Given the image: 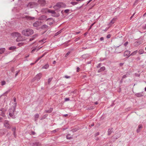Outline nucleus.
<instances>
[{
	"instance_id": "f257e3e1",
	"label": "nucleus",
	"mask_w": 146,
	"mask_h": 146,
	"mask_svg": "<svg viewBox=\"0 0 146 146\" xmlns=\"http://www.w3.org/2000/svg\"><path fill=\"white\" fill-rule=\"evenodd\" d=\"M21 33L24 36H28L33 35L34 33V31L31 29L28 28L23 30Z\"/></svg>"
},
{
	"instance_id": "f03ea898",
	"label": "nucleus",
	"mask_w": 146,
	"mask_h": 146,
	"mask_svg": "<svg viewBox=\"0 0 146 146\" xmlns=\"http://www.w3.org/2000/svg\"><path fill=\"white\" fill-rule=\"evenodd\" d=\"M66 5V4L63 2H59L57 3L56 5H54L53 7L54 9H57L61 7L65 8Z\"/></svg>"
},
{
	"instance_id": "7ed1b4c3",
	"label": "nucleus",
	"mask_w": 146,
	"mask_h": 146,
	"mask_svg": "<svg viewBox=\"0 0 146 146\" xmlns=\"http://www.w3.org/2000/svg\"><path fill=\"white\" fill-rule=\"evenodd\" d=\"M15 110V106L12 107L9 109V115L12 118H15V117L14 113Z\"/></svg>"
},
{
	"instance_id": "20e7f679",
	"label": "nucleus",
	"mask_w": 146,
	"mask_h": 146,
	"mask_svg": "<svg viewBox=\"0 0 146 146\" xmlns=\"http://www.w3.org/2000/svg\"><path fill=\"white\" fill-rule=\"evenodd\" d=\"M37 5V3L34 2H30L27 5V7L28 8H32Z\"/></svg>"
},
{
	"instance_id": "39448f33",
	"label": "nucleus",
	"mask_w": 146,
	"mask_h": 146,
	"mask_svg": "<svg viewBox=\"0 0 146 146\" xmlns=\"http://www.w3.org/2000/svg\"><path fill=\"white\" fill-rule=\"evenodd\" d=\"M42 76V74L41 73H39L37 74L33 79V81L35 80H37V81H39Z\"/></svg>"
},
{
	"instance_id": "423d86ee",
	"label": "nucleus",
	"mask_w": 146,
	"mask_h": 146,
	"mask_svg": "<svg viewBox=\"0 0 146 146\" xmlns=\"http://www.w3.org/2000/svg\"><path fill=\"white\" fill-rule=\"evenodd\" d=\"M131 51L129 50H126L124 52L123 56L125 57H126L127 58H128L131 56Z\"/></svg>"
},
{
	"instance_id": "0eeeda50",
	"label": "nucleus",
	"mask_w": 146,
	"mask_h": 146,
	"mask_svg": "<svg viewBox=\"0 0 146 146\" xmlns=\"http://www.w3.org/2000/svg\"><path fill=\"white\" fill-rule=\"evenodd\" d=\"M4 125L5 127L7 129H10L11 128V126L9 123V121L7 120L5 121Z\"/></svg>"
},
{
	"instance_id": "6e6552de",
	"label": "nucleus",
	"mask_w": 146,
	"mask_h": 146,
	"mask_svg": "<svg viewBox=\"0 0 146 146\" xmlns=\"http://www.w3.org/2000/svg\"><path fill=\"white\" fill-rule=\"evenodd\" d=\"M38 2L39 4L42 6H44L46 4L45 0H38Z\"/></svg>"
},
{
	"instance_id": "1a4fd4ad",
	"label": "nucleus",
	"mask_w": 146,
	"mask_h": 146,
	"mask_svg": "<svg viewBox=\"0 0 146 146\" xmlns=\"http://www.w3.org/2000/svg\"><path fill=\"white\" fill-rule=\"evenodd\" d=\"M41 25V23L38 21H36L33 24V26L35 27H37L40 26Z\"/></svg>"
},
{
	"instance_id": "9d476101",
	"label": "nucleus",
	"mask_w": 146,
	"mask_h": 146,
	"mask_svg": "<svg viewBox=\"0 0 146 146\" xmlns=\"http://www.w3.org/2000/svg\"><path fill=\"white\" fill-rule=\"evenodd\" d=\"M24 40L22 38V37L21 36V35L19 36H18V37L16 40V41L17 42H18L21 41H23Z\"/></svg>"
},
{
	"instance_id": "9b49d317",
	"label": "nucleus",
	"mask_w": 146,
	"mask_h": 146,
	"mask_svg": "<svg viewBox=\"0 0 146 146\" xmlns=\"http://www.w3.org/2000/svg\"><path fill=\"white\" fill-rule=\"evenodd\" d=\"M48 9L47 8H43L41 10V12L42 14H45L48 12Z\"/></svg>"
},
{
	"instance_id": "f8f14e48",
	"label": "nucleus",
	"mask_w": 146,
	"mask_h": 146,
	"mask_svg": "<svg viewBox=\"0 0 146 146\" xmlns=\"http://www.w3.org/2000/svg\"><path fill=\"white\" fill-rule=\"evenodd\" d=\"M20 35L21 34L18 32H15L12 34L13 36L15 37H17V38L18 36H20Z\"/></svg>"
},
{
	"instance_id": "ddd939ff",
	"label": "nucleus",
	"mask_w": 146,
	"mask_h": 146,
	"mask_svg": "<svg viewBox=\"0 0 146 146\" xmlns=\"http://www.w3.org/2000/svg\"><path fill=\"white\" fill-rule=\"evenodd\" d=\"M47 18V17L45 15L41 16L39 17V19L40 20H43L46 19Z\"/></svg>"
},
{
	"instance_id": "4468645a",
	"label": "nucleus",
	"mask_w": 146,
	"mask_h": 146,
	"mask_svg": "<svg viewBox=\"0 0 146 146\" xmlns=\"http://www.w3.org/2000/svg\"><path fill=\"white\" fill-rule=\"evenodd\" d=\"M37 34H35L32 36L30 38L29 41H31L34 40L37 36Z\"/></svg>"
},
{
	"instance_id": "2eb2a0df",
	"label": "nucleus",
	"mask_w": 146,
	"mask_h": 146,
	"mask_svg": "<svg viewBox=\"0 0 146 146\" xmlns=\"http://www.w3.org/2000/svg\"><path fill=\"white\" fill-rule=\"evenodd\" d=\"M116 20V19L114 18H113L112 20L111 21L110 23H109V25H111L112 24H113L114 23L115 21Z\"/></svg>"
},
{
	"instance_id": "dca6fc26",
	"label": "nucleus",
	"mask_w": 146,
	"mask_h": 146,
	"mask_svg": "<svg viewBox=\"0 0 146 146\" xmlns=\"http://www.w3.org/2000/svg\"><path fill=\"white\" fill-rule=\"evenodd\" d=\"M119 48H117L115 50V52L117 53H119L121 52L122 51H123V49L121 48V49H120L119 50Z\"/></svg>"
},
{
	"instance_id": "f3484780",
	"label": "nucleus",
	"mask_w": 146,
	"mask_h": 146,
	"mask_svg": "<svg viewBox=\"0 0 146 146\" xmlns=\"http://www.w3.org/2000/svg\"><path fill=\"white\" fill-rule=\"evenodd\" d=\"M25 18L29 20H33L35 19L34 17H31L28 16H25Z\"/></svg>"
},
{
	"instance_id": "a211bd4d",
	"label": "nucleus",
	"mask_w": 146,
	"mask_h": 146,
	"mask_svg": "<svg viewBox=\"0 0 146 146\" xmlns=\"http://www.w3.org/2000/svg\"><path fill=\"white\" fill-rule=\"evenodd\" d=\"M135 44L136 46H138L142 44V42L140 41H136Z\"/></svg>"
},
{
	"instance_id": "6ab92c4d",
	"label": "nucleus",
	"mask_w": 146,
	"mask_h": 146,
	"mask_svg": "<svg viewBox=\"0 0 146 146\" xmlns=\"http://www.w3.org/2000/svg\"><path fill=\"white\" fill-rule=\"evenodd\" d=\"M72 137V135H71L70 134H68L66 135V138L67 139H71Z\"/></svg>"
},
{
	"instance_id": "aec40b11",
	"label": "nucleus",
	"mask_w": 146,
	"mask_h": 146,
	"mask_svg": "<svg viewBox=\"0 0 146 146\" xmlns=\"http://www.w3.org/2000/svg\"><path fill=\"white\" fill-rule=\"evenodd\" d=\"M5 48H0V54L3 53L5 51Z\"/></svg>"
},
{
	"instance_id": "412c9836",
	"label": "nucleus",
	"mask_w": 146,
	"mask_h": 146,
	"mask_svg": "<svg viewBox=\"0 0 146 146\" xmlns=\"http://www.w3.org/2000/svg\"><path fill=\"white\" fill-rule=\"evenodd\" d=\"M113 128H110L108 130V135H110L111 134V133L113 132Z\"/></svg>"
},
{
	"instance_id": "4be33fe9",
	"label": "nucleus",
	"mask_w": 146,
	"mask_h": 146,
	"mask_svg": "<svg viewBox=\"0 0 146 146\" xmlns=\"http://www.w3.org/2000/svg\"><path fill=\"white\" fill-rule=\"evenodd\" d=\"M53 110V109L52 108H50L49 110H45V112L46 113H50L52 112Z\"/></svg>"
},
{
	"instance_id": "5701e85b",
	"label": "nucleus",
	"mask_w": 146,
	"mask_h": 146,
	"mask_svg": "<svg viewBox=\"0 0 146 146\" xmlns=\"http://www.w3.org/2000/svg\"><path fill=\"white\" fill-rule=\"evenodd\" d=\"M16 48V47L15 46H12L9 48V50H14Z\"/></svg>"
},
{
	"instance_id": "b1692460",
	"label": "nucleus",
	"mask_w": 146,
	"mask_h": 146,
	"mask_svg": "<svg viewBox=\"0 0 146 146\" xmlns=\"http://www.w3.org/2000/svg\"><path fill=\"white\" fill-rule=\"evenodd\" d=\"M42 47V46L40 47L39 48L36 49V48H35L34 49H33L31 51V52L32 53H33L35 51H36L37 52L38 50H39Z\"/></svg>"
},
{
	"instance_id": "393cba45",
	"label": "nucleus",
	"mask_w": 146,
	"mask_h": 146,
	"mask_svg": "<svg viewBox=\"0 0 146 146\" xmlns=\"http://www.w3.org/2000/svg\"><path fill=\"white\" fill-rule=\"evenodd\" d=\"M138 52V51L137 50H136L135 51H134L133 52H132L131 54V56H134L137 54V52Z\"/></svg>"
},
{
	"instance_id": "a878e982",
	"label": "nucleus",
	"mask_w": 146,
	"mask_h": 146,
	"mask_svg": "<svg viewBox=\"0 0 146 146\" xmlns=\"http://www.w3.org/2000/svg\"><path fill=\"white\" fill-rule=\"evenodd\" d=\"M135 95L137 97H140L143 96L142 93H138L136 94Z\"/></svg>"
},
{
	"instance_id": "bb28decb",
	"label": "nucleus",
	"mask_w": 146,
	"mask_h": 146,
	"mask_svg": "<svg viewBox=\"0 0 146 146\" xmlns=\"http://www.w3.org/2000/svg\"><path fill=\"white\" fill-rule=\"evenodd\" d=\"M48 12L52 14H55L56 13L55 11L49 9L48 10Z\"/></svg>"
},
{
	"instance_id": "cd10ccee",
	"label": "nucleus",
	"mask_w": 146,
	"mask_h": 146,
	"mask_svg": "<svg viewBox=\"0 0 146 146\" xmlns=\"http://www.w3.org/2000/svg\"><path fill=\"white\" fill-rule=\"evenodd\" d=\"M49 67L48 64H46L44 65L42 67V68L46 69L48 68Z\"/></svg>"
},
{
	"instance_id": "c85d7f7f",
	"label": "nucleus",
	"mask_w": 146,
	"mask_h": 146,
	"mask_svg": "<svg viewBox=\"0 0 146 146\" xmlns=\"http://www.w3.org/2000/svg\"><path fill=\"white\" fill-rule=\"evenodd\" d=\"M138 52L139 54H142L143 53L144 51L143 49H140L139 50Z\"/></svg>"
},
{
	"instance_id": "c756f323",
	"label": "nucleus",
	"mask_w": 146,
	"mask_h": 146,
	"mask_svg": "<svg viewBox=\"0 0 146 146\" xmlns=\"http://www.w3.org/2000/svg\"><path fill=\"white\" fill-rule=\"evenodd\" d=\"M34 145L35 146H39L40 145V143L39 142H36L35 143H34Z\"/></svg>"
},
{
	"instance_id": "7c9ffc66",
	"label": "nucleus",
	"mask_w": 146,
	"mask_h": 146,
	"mask_svg": "<svg viewBox=\"0 0 146 146\" xmlns=\"http://www.w3.org/2000/svg\"><path fill=\"white\" fill-rule=\"evenodd\" d=\"M78 3L76 2H71L70 4L72 5H75L78 4Z\"/></svg>"
},
{
	"instance_id": "2f4dec72",
	"label": "nucleus",
	"mask_w": 146,
	"mask_h": 146,
	"mask_svg": "<svg viewBox=\"0 0 146 146\" xmlns=\"http://www.w3.org/2000/svg\"><path fill=\"white\" fill-rule=\"evenodd\" d=\"M24 42H20L17 45L19 46H22L24 45Z\"/></svg>"
},
{
	"instance_id": "473e14b6",
	"label": "nucleus",
	"mask_w": 146,
	"mask_h": 146,
	"mask_svg": "<svg viewBox=\"0 0 146 146\" xmlns=\"http://www.w3.org/2000/svg\"><path fill=\"white\" fill-rule=\"evenodd\" d=\"M100 69V70H101V71H103L105 70V68L104 66H102V67H101Z\"/></svg>"
},
{
	"instance_id": "72a5a7b5",
	"label": "nucleus",
	"mask_w": 146,
	"mask_h": 146,
	"mask_svg": "<svg viewBox=\"0 0 146 146\" xmlns=\"http://www.w3.org/2000/svg\"><path fill=\"white\" fill-rule=\"evenodd\" d=\"M61 30L59 31L58 32H57V33H56L55 34V36H57L59 34H60L61 32Z\"/></svg>"
},
{
	"instance_id": "f704fd0d",
	"label": "nucleus",
	"mask_w": 146,
	"mask_h": 146,
	"mask_svg": "<svg viewBox=\"0 0 146 146\" xmlns=\"http://www.w3.org/2000/svg\"><path fill=\"white\" fill-rule=\"evenodd\" d=\"M39 117V115L38 114H36L35 115V118H37Z\"/></svg>"
},
{
	"instance_id": "c9c22d12",
	"label": "nucleus",
	"mask_w": 146,
	"mask_h": 146,
	"mask_svg": "<svg viewBox=\"0 0 146 146\" xmlns=\"http://www.w3.org/2000/svg\"><path fill=\"white\" fill-rule=\"evenodd\" d=\"M48 27V26L46 25H43L42 26V28H47Z\"/></svg>"
},
{
	"instance_id": "e433bc0d",
	"label": "nucleus",
	"mask_w": 146,
	"mask_h": 146,
	"mask_svg": "<svg viewBox=\"0 0 146 146\" xmlns=\"http://www.w3.org/2000/svg\"><path fill=\"white\" fill-rule=\"evenodd\" d=\"M1 85L3 86L5 85L6 84V82L5 81H3L1 82Z\"/></svg>"
},
{
	"instance_id": "4c0bfd02",
	"label": "nucleus",
	"mask_w": 146,
	"mask_h": 146,
	"mask_svg": "<svg viewBox=\"0 0 146 146\" xmlns=\"http://www.w3.org/2000/svg\"><path fill=\"white\" fill-rule=\"evenodd\" d=\"M95 23V22H94L93 24H92L91 26H90L89 29H88V30H89L92 27Z\"/></svg>"
},
{
	"instance_id": "58836bf2",
	"label": "nucleus",
	"mask_w": 146,
	"mask_h": 146,
	"mask_svg": "<svg viewBox=\"0 0 146 146\" xmlns=\"http://www.w3.org/2000/svg\"><path fill=\"white\" fill-rule=\"evenodd\" d=\"M58 130H59V129H56L54 130L53 131H52V132H53V133H55L56 132H57V131H58Z\"/></svg>"
},
{
	"instance_id": "ea45409f",
	"label": "nucleus",
	"mask_w": 146,
	"mask_h": 146,
	"mask_svg": "<svg viewBox=\"0 0 146 146\" xmlns=\"http://www.w3.org/2000/svg\"><path fill=\"white\" fill-rule=\"evenodd\" d=\"M70 11V10L68 9H66L64 10V12L66 13H68Z\"/></svg>"
},
{
	"instance_id": "a19ab883",
	"label": "nucleus",
	"mask_w": 146,
	"mask_h": 146,
	"mask_svg": "<svg viewBox=\"0 0 146 146\" xmlns=\"http://www.w3.org/2000/svg\"><path fill=\"white\" fill-rule=\"evenodd\" d=\"M70 52H68L65 55V57H66L68 56L70 54Z\"/></svg>"
},
{
	"instance_id": "79ce46f5",
	"label": "nucleus",
	"mask_w": 146,
	"mask_h": 146,
	"mask_svg": "<svg viewBox=\"0 0 146 146\" xmlns=\"http://www.w3.org/2000/svg\"><path fill=\"white\" fill-rule=\"evenodd\" d=\"M138 128H139V129H140V128H142V125L141 124L139 125H138Z\"/></svg>"
},
{
	"instance_id": "37998d69",
	"label": "nucleus",
	"mask_w": 146,
	"mask_h": 146,
	"mask_svg": "<svg viewBox=\"0 0 146 146\" xmlns=\"http://www.w3.org/2000/svg\"><path fill=\"white\" fill-rule=\"evenodd\" d=\"M12 130L13 131V132H15L16 131V128L15 127L12 128Z\"/></svg>"
},
{
	"instance_id": "c03bdc74",
	"label": "nucleus",
	"mask_w": 146,
	"mask_h": 146,
	"mask_svg": "<svg viewBox=\"0 0 146 146\" xmlns=\"http://www.w3.org/2000/svg\"><path fill=\"white\" fill-rule=\"evenodd\" d=\"M64 100H65V101L66 102V101H69V98H66L64 99Z\"/></svg>"
},
{
	"instance_id": "a18cd8bd",
	"label": "nucleus",
	"mask_w": 146,
	"mask_h": 146,
	"mask_svg": "<svg viewBox=\"0 0 146 146\" xmlns=\"http://www.w3.org/2000/svg\"><path fill=\"white\" fill-rule=\"evenodd\" d=\"M110 37H111L110 35H108L106 36V38H110Z\"/></svg>"
},
{
	"instance_id": "49530a36",
	"label": "nucleus",
	"mask_w": 146,
	"mask_h": 146,
	"mask_svg": "<svg viewBox=\"0 0 146 146\" xmlns=\"http://www.w3.org/2000/svg\"><path fill=\"white\" fill-rule=\"evenodd\" d=\"M47 53V52H45L40 57L42 58Z\"/></svg>"
},
{
	"instance_id": "de8ad7c7",
	"label": "nucleus",
	"mask_w": 146,
	"mask_h": 146,
	"mask_svg": "<svg viewBox=\"0 0 146 146\" xmlns=\"http://www.w3.org/2000/svg\"><path fill=\"white\" fill-rule=\"evenodd\" d=\"M128 42H126L124 44V45L125 46H126L128 44Z\"/></svg>"
},
{
	"instance_id": "09e8293b",
	"label": "nucleus",
	"mask_w": 146,
	"mask_h": 146,
	"mask_svg": "<svg viewBox=\"0 0 146 146\" xmlns=\"http://www.w3.org/2000/svg\"><path fill=\"white\" fill-rule=\"evenodd\" d=\"M20 71V70H18L16 72V74H15V77L16 76L18 75V74L19 72Z\"/></svg>"
},
{
	"instance_id": "8fccbe9b",
	"label": "nucleus",
	"mask_w": 146,
	"mask_h": 146,
	"mask_svg": "<svg viewBox=\"0 0 146 146\" xmlns=\"http://www.w3.org/2000/svg\"><path fill=\"white\" fill-rule=\"evenodd\" d=\"M52 79L51 78H49L48 80V84H49L50 82H51Z\"/></svg>"
},
{
	"instance_id": "3c124183",
	"label": "nucleus",
	"mask_w": 146,
	"mask_h": 146,
	"mask_svg": "<svg viewBox=\"0 0 146 146\" xmlns=\"http://www.w3.org/2000/svg\"><path fill=\"white\" fill-rule=\"evenodd\" d=\"M127 76L126 75H124L122 77V79H123L124 78H125Z\"/></svg>"
},
{
	"instance_id": "603ef678",
	"label": "nucleus",
	"mask_w": 146,
	"mask_h": 146,
	"mask_svg": "<svg viewBox=\"0 0 146 146\" xmlns=\"http://www.w3.org/2000/svg\"><path fill=\"white\" fill-rule=\"evenodd\" d=\"M3 131L2 130H0V136L2 135Z\"/></svg>"
},
{
	"instance_id": "864d4df0",
	"label": "nucleus",
	"mask_w": 146,
	"mask_h": 146,
	"mask_svg": "<svg viewBox=\"0 0 146 146\" xmlns=\"http://www.w3.org/2000/svg\"><path fill=\"white\" fill-rule=\"evenodd\" d=\"M99 134L100 133L99 132H97L95 134V136H97L99 135Z\"/></svg>"
},
{
	"instance_id": "5fc2aeb1",
	"label": "nucleus",
	"mask_w": 146,
	"mask_h": 146,
	"mask_svg": "<svg viewBox=\"0 0 146 146\" xmlns=\"http://www.w3.org/2000/svg\"><path fill=\"white\" fill-rule=\"evenodd\" d=\"M41 58L40 57H38L37 59L36 60V61H35V62H37Z\"/></svg>"
},
{
	"instance_id": "6e6d98bb",
	"label": "nucleus",
	"mask_w": 146,
	"mask_h": 146,
	"mask_svg": "<svg viewBox=\"0 0 146 146\" xmlns=\"http://www.w3.org/2000/svg\"><path fill=\"white\" fill-rule=\"evenodd\" d=\"M100 40L101 41H103L104 40V38L103 37H101L100 38Z\"/></svg>"
},
{
	"instance_id": "4d7b16f0",
	"label": "nucleus",
	"mask_w": 146,
	"mask_h": 146,
	"mask_svg": "<svg viewBox=\"0 0 146 146\" xmlns=\"http://www.w3.org/2000/svg\"><path fill=\"white\" fill-rule=\"evenodd\" d=\"M64 77L66 78H70V76H65Z\"/></svg>"
},
{
	"instance_id": "13d9d810",
	"label": "nucleus",
	"mask_w": 146,
	"mask_h": 146,
	"mask_svg": "<svg viewBox=\"0 0 146 146\" xmlns=\"http://www.w3.org/2000/svg\"><path fill=\"white\" fill-rule=\"evenodd\" d=\"M31 133L33 135H35L36 134L35 133L34 131H32L31 132Z\"/></svg>"
},
{
	"instance_id": "bf43d9fd",
	"label": "nucleus",
	"mask_w": 146,
	"mask_h": 146,
	"mask_svg": "<svg viewBox=\"0 0 146 146\" xmlns=\"http://www.w3.org/2000/svg\"><path fill=\"white\" fill-rule=\"evenodd\" d=\"M101 63H100L98 64V65L97 66V67L98 68H99L100 67L101 65Z\"/></svg>"
},
{
	"instance_id": "052dcab7",
	"label": "nucleus",
	"mask_w": 146,
	"mask_h": 146,
	"mask_svg": "<svg viewBox=\"0 0 146 146\" xmlns=\"http://www.w3.org/2000/svg\"><path fill=\"white\" fill-rule=\"evenodd\" d=\"M80 68L78 67L77 68V72H78L79 71V70H80Z\"/></svg>"
},
{
	"instance_id": "680f3d73",
	"label": "nucleus",
	"mask_w": 146,
	"mask_h": 146,
	"mask_svg": "<svg viewBox=\"0 0 146 146\" xmlns=\"http://www.w3.org/2000/svg\"><path fill=\"white\" fill-rule=\"evenodd\" d=\"M140 131V129L138 128L137 130V133H139Z\"/></svg>"
},
{
	"instance_id": "e2e57ef3",
	"label": "nucleus",
	"mask_w": 146,
	"mask_h": 146,
	"mask_svg": "<svg viewBox=\"0 0 146 146\" xmlns=\"http://www.w3.org/2000/svg\"><path fill=\"white\" fill-rule=\"evenodd\" d=\"M49 20H52V18H48L46 20L48 21Z\"/></svg>"
},
{
	"instance_id": "0e129e2a",
	"label": "nucleus",
	"mask_w": 146,
	"mask_h": 146,
	"mask_svg": "<svg viewBox=\"0 0 146 146\" xmlns=\"http://www.w3.org/2000/svg\"><path fill=\"white\" fill-rule=\"evenodd\" d=\"M44 41V40H41L39 41V42H40V43H42Z\"/></svg>"
},
{
	"instance_id": "69168bd1",
	"label": "nucleus",
	"mask_w": 146,
	"mask_h": 146,
	"mask_svg": "<svg viewBox=\"0 0 146 146\" xmlns=\"http://www.w3.org/2000/svg\"><path fill=\"white\" fill-rule=\"evenodd\" d=\"M135 14V13H134L133 15H132L131 17H130V19H131L133 17V16Z\"/></svg>"
},
{
	"instance_id": "338daca9",
	"label": "nucleus",
	"mask_w": 146,
	"mask_h": 146,
	"mask_svg": "<svg viewBox=\"0 0 146 146\" xmlns=\"http://www.w3.org/2000/svg\"><path fill=\"white\" fill-rule=\"evenodd\" d=\"M88 34V33L86 32L84 34V35L85 36H86Z\"/></svg>"
},
{
	"instance_id": "774afa93",
	"label": "nucleus",
	"mask_w": 146,
	"mask_h": 146,
	"mask_svg": "<svg viewBox=\"0 0 146 146\" xmlns=\"http://www.w3.org/2000/svg\"><path fill=\"white\" fill-rule=\"evenodd\" d=\"M15 71V70L13 68H12L11 69V71L12 72H14Z\"/></svg>"
}]
</instances>
